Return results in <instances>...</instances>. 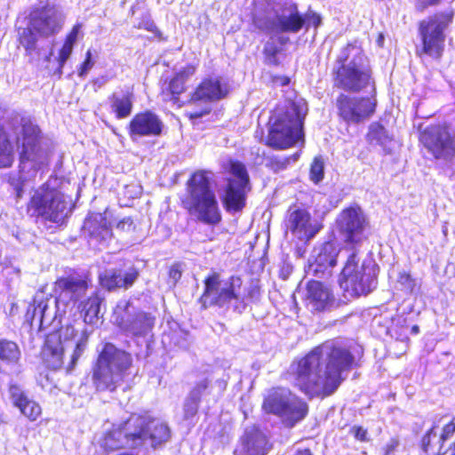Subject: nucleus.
<instances>
[{"label":"nucleus","instance_id":"nucleus-1","mask_svg":"<svg viewBox=\"0 0 455 455\" xmlns=\"http://www.w3.org/2000/svg\"><path fill=\"white\" fill-rule=\"evenodd\" d=\"M355 357L347 343L327 340L291 365L295 385L310 397L328 396L341 384L343 372L350 370Z\"/></svg>","mask_w":455,"mask_h":455},{"label":"nucleus","instance_id":"nucleus-2","mask_svg":"<svg viewBox=\"0 0 455 455\" xmlns=\"http://www.w3.org/2000/svg\"><path fill=\"white\" fill-rule=\"evenodd\" d=\"M88 290L87 280L82 276L69 275L58 279L54 283L57 297L37 291L27 311L26 318L42 330L50 326L58 317L74 307Z\"/></svg>","mask_w":455,"mask_h":455},{"label":"nucleus","instance_id":"nucleus-3","mask_svg":"<svg viewBox=\"0 0 455 455\" xmlns=\"http://www.w3.org/2000/svg\"><path fill=\"white\" fill-rule=\"evenodd\" d=\"M170 438L171 429L165 422L148 414H132L105 436L104 447L117 450L150 446L156 449Z\"/></svg>","mask_w":455,"mask_h":455},{"label":"nucleus","instance_id":"nucleus-4","mask_svg":"<svg viewBox=\"0 0 455 455\" xmlns=\"http://www.w3.org/2000/svg\"><path fill=\"white\" fill-rule=\"evenodd\" d=\"M16 140L21 146L19 172H12L4 179L13 188L16 198L23 196L25 188L36 175V164L42 163L41 131L28 116L16 117L12 123Z\"/></svg>","mask_w":455,"mask_h":455},{"label":"nucleus","instance_id":"nucleus-5","mask_svg":"<svg viewBox=\"0 0 455 455\" xmlns=\"http://www.w3.org/2000/svg\"><path fill=\"white\" fill-rule=\"evenodd\" d=\"M307 23V17L292 0H266L259 3L252 12V24L267 35L299 33Z\"/></svg>","mask_w":455,"mask_h":455},{"label":"nucleus","instance_id":"nucleus-6","mask_svg":"<svg viewBox=\"0 0 455 455\" xmlns=\"http://www.w3.org/2000/svg\"><path fill=\"white\" fill-rule=\"evenodd\" d=\"M332 75L334 86L345 92L356 93L374 85L369 60L355 44H347L340 50Z\"/></svg>","mask_w":455,"mask_h":455},{"label":"nucleus","instance_id":"nucleus-7","mask_svg":"<svg viewBox=\"0 0 455 455\" xmlns=\"http://www.w3.org/2000/svg\"><path fill=\"white\" fill-rule=\"evenodd\" d=\"M212 182V172L203 170L195 172L187 181L182 203L184 208L199 221L216 225L221 220V213Z\"/></svg>","mask_w":455,"mask_h":455},{"label":"nucleus","instance_id":"nucleus-8","mask_svg":"<svg viewBox=\"0 0 455 455\" xmlns=\"http://www.w3.org/2000/svg\"><path fill=\"white\" fill-rule=\"evenodd\" d=\"M204 290L198 299L202 310L217 307L220 312L232 310L242 314L246 307V295L243 289V281L239 276L232 275L224 280L214 272L204 280Z\"/></svg>","mask_w":455,"mask_h":455},{"label":"nucleus","instance_id":"nucleus-9","mask_svg":"<svg viewBox=\"0 0 455 455\" xmlns=\"http://www.w3.org/2000/svg\"><path fill=\"white\" fill-rule=\"evenodd\" d=\"M132 356L130 353L106 343L92 367V383L99 392H113L130 374Z\"/></svg>","mask_w":455,"mask_h":455},{"label":"nucleus","instance_id":"nucleus-10","mask_svg":"<svg viewBox=\"0 0 455 455\" xmlns=\"http://www.w3.org/2000/svg\"><path fill=\"white\" fill-rule=\"evenodd\" d=\"M307 113V103L303 100L290 102L284 110H278L270 118L273 124L267 144L274 148H286L296 144L304 136L303 124Z\"/></svg>","mask_w":455,"mask_h":455},{"label":"nucleus","instance_id":"nucleus-11","mask_svg":"<svg viewBox=\"0 0 455 455\" xmlns=\"http://www.w3.org/2000/svg\"><path fill=\"white\" fill-rule=\"evenodd\" d=\"M57 180L49 179L35 189L28 204V213L46 221L62 224L71 213V200L57 188Z\"/></svg>","mask_w":455,"mask_h":455},{"label":"nucleus","instance_id":"nucleus-12","mask_svg":"<svg viewBox=\"0 0 455 455\" xmlns=\"http://www.w3.org/2000/svg\"><path fill=\"white\" fill-rule=\"evenodd\" d=\"M63 23L62 13L53 7L36 10L30 14L28 26L19 29V41L29 57V61L39 55L38 37L55 36L60 31Z\"/></svg>","mask_w":455,"mask_h":455},{"label":"nucleus","instance_id":"nucleus-13","mask_svg":"<svg viewBox=\"0 0 455 455\" xmlns=\"http://www.w3.org/2000/svg\"><path fill=\"white\" fill-rule=\"evenodd\" d=\"M263 409L279 418L287 428L301 422L308 413L307 403L286 388L272 390L263 402Z\"/></svg>","mask_w":455,"mask_h":455},{"label":"nucleus","instance_id":"nucleus-14","mask_svg":"<svg viewBox=\"0 0 455 455\" xmlns=\"http://www.w3.org/2000/svg\"><path fill=\"white\" fill-rule=\"evenodd\" d=\"M358 261L355 251L347 257L339 279L340 288L351 298L367 295L377 286L375 266L365 263L359 266Z\"/></svg>","mask_w":455,"mask_h":455},{"label":"nucleus","instance_id":"nucleus-15","mask_svg":"<svg viewBox=\"0 0 455 455\" xmlns=\"http://www.w3.org/2000/svg\"><path fill=\"white\" fill-rule=\"evenodd\" d=\"M453 12H443L429 16L419 22V33L421 46L417 53L432 59H439L444 50L446 30L452 22Z\"/></svg>","mask_w":455,"mask_h":455},{"label":"nucleus","instance_id":"nucleus-16","mask_svg":"<svg viewBox=\"0 0 455 455\" xmlns=\"http://www.w3.org/2000/svg\"><path fill=\"white\" fill-rule=\"evenodd\" d=\"M113 319L124 333L132 337H146L151 332L156 321L150 313L143 311L130 300L117 303Z\"/></svg>","mask_w":455,"mask_h":455},{"label":"nucleus","instance_id":"nucleus-17","mask_svg":"<svg viewBox=\"0 0 455 455\" xmlns=\"http://www.w3.org/2000/svg\"><path fill=\"white\" fill-rule=\"evenodd\" d=\"M230 177L225 188L223 204L229 212H237L245 206L246 194L251 189L245 165L238 161L230 163Z\"/></svg>","mask_w":455,"mask_h":455},{"label":"nucleus","instance_id":"nucleus-18","mask_svg":"<svg viewBox=\"0 0 455 455\" xmlns=\"http://www.w3.org/2000/svg\"><path fill=\"white\" fill-rule=\"evenodd\" d=\"M85 348L86 338L84 336L76 344L68 342L64 345L60 343V337L57 334H49L43 350V359L48 368L58 370L63 365L64 353L71 351L70 363L68 366V371H71Z\"/></svg>","mask_w":455,"mask_h":455},{"label":"nucleus","instance_id":"nucleus-19","mask_svg":"<svg viewBox=\"0 0 455 455\" xmlns=\"http://www.w3.org/2000/svg\"><path fill=\"white\" fill-rule=\"evenodd\" d=\"M336 223L339 234L347 243H360L367 238L368 222L358 206L344 209L338 215Z\"/></svg>","mask_w":455,"mask_h":455},{"label":"nucleus","instance_id":"nucleus-20","mask_svg":"<svg viewBox=\"0 0 455 455\" xmlns=\"http://www.w3.org/2000/svg\"><path fill=\"white\" fill-rule=\"evenodd\" d=\"M422 141L433 156L451 164L455 158V132L447 127L435 126L425 131Z\"/></svg>","mask_w":455,"mask_h":455},{"label":"nucleus","instance_id":"nucleus-21","mask_svg":"<svg viewBox=\"0 0 455 455\" xmlns=\"http://www.w3.org/2000/svg\"><path fill=\"white\" fill-rule=\"evenodd\" d=\"M376 104L373 97L356 98L341 93L337 98L339 115L344 121L353 124L369 118L375 112Z\"/></svg>","mask_w":455,"mask_h":455},{"label":"nucleus","instance_id":"nucleus-22","mask_svg":"<svg viewBox=\"0 0 455 455\" xmlns=\"http://www.w3.org/2000/svg\"><path fill=\"white\" fill-rule=\"evenodd\" d=\"M339 247L332 242H325L314 248L308 259L306 272L319 278H327L337 264Z\"/></svg>","mask_w":455,"mask_h":455},{"label":"nucleus","instance_id":"nucleus-23","mask_svg":"<svg viewBox=\"0 0 455 455\" xmlns=\"http://www.w3.org/2000/svg\"><path fill=\"white\" fill-rule=\"evenodd\" d=\"M164 124L154 112L147 110L136 114L129 124V136L135 141L141 137H158L162 134Z\"/></svg>","mask_w":455,"mask_h":455},{"label":"nucleus","instance_id":"nucleus-24","mask_svg":"<svg viewBox=\"0 0 455 455\" xmlns=\"http://www.w3.org/2000/svg\"><path fill=\"white\" fill-rule=\"evenodd\" d=\"M140 275L139 270L132 265L120 267L108 268L103 271L100 276V283L108 291L116 289L127 290L133 285Z\"/></svg>","mask_w":455,"mask_h":455},{"label":"nucleus","instance_id":"nucleus-25","mask_svg":"<svg viewBox=\"0 0 455 455\" xmlns=\"http://www.w3.org/2000/svg\"><path fill=\"white\" fill-rule=\"evenodd\" d=\"M83 230L90 243L105 247L112 238V230L106 216L102 213H90L84 222Z\"/></svg>","mask_w":455,"mask_h":455},{"label":"nucleus","instance_id":"nucleus-26","mask_svg":"<svg viewBox=\"0 0 455 455\" xmlns=\"http://www.w3.org/2000/svg\"><path fill=\"white\" fill-rule=\"evenodd\" d=\"M268 447L267 437L260 429L252 426L245 428L241 443L235 451V455H266Z\"/></svg>","mask_w":455,"mask_h":455},{"label":"nucleus","instance_id":"nucleus-27","mask_svg":"<svg viewBox=\"0 0 455 455\" xmlns=\"http://www.w3.org/2000/svg\"><path fill=\"white\" fill-rule=\"evenodd\" d=\"M287 228L301 241L310 240L318 232V228L312 224L311 216L305 209L289 210Z\"/></svg>","mask_w":455,"mask_h":455},{"label":"nucleus","instance_id":"nucleus-28","mask_svg":"<svg viewBox=\"0 0 455 455\" xmlns=\"http://www.w3.org/2000/svg\"><path fill=\"white\" fill-rule=\"evenodd\" d=\"M305 301L310 311H324L333 304L334 299L329 287L319 281H309L306 287Z\"/></svg>","mask_w":455,"mask_h":455},{"label":"nucleus","instance_id":"nucleus-29","mask_svg":"<svg viewBox=\"0 0 455 455\" xmlns=\"http://www.w3.org/2000/svg\"><path fill=\"white\" fill-rule=\"evenodd\" d=\"M9 395L13 405L30 421H35L39 418L42 413L41 406L30 399L19 385L10 384Z\"/></svg>","mask_w":455,"mask_h":455},{"label":"nucleus","instance_id":"nucleus-30","mask_svg":"<svg viewBox=\"0 0 455 455\" xmlns=\"http://www.w3.org/2000/svg\"><path fill=\"white\" fill-rule=\"evenodd\" d=\"M111 112L117 119H124L132 114L134 93L132 87L124 86L115 91L108 97Z\"/></svg>","mask_w":455,"mask_h":455},{"label":"nucleus","instance_id":"nucleus-31","mask_svg":"<svg viewBox=\"0 0 455 455\" xmlns=\"http://www.w3.org/2000/svg\"><path fill=\"white\" fill-rule=\"evenodd\" d=\"M228 93L226 84L219 78L204 79L196 88L191 97V102H211L224 98Z\"/></svg>","mask_w":455,"mask_h":455},{"label":"nucleus","instance_id":"nucleus-32","mask_svg":"<svg viewBox=\"0 0 455 455\" xmlns=\"http://www.w3.org/2000/svg\"><path fill=\"white\" fill-rule=\"evenodd\" d=\"M443 426L434 424L422 436L420 448L425 455H443Z\"/></svg>","mask_w":455,"mask_h":455},{"label":"nucleus","instance_id":"nucleus-33","mask_svg":"<svg viewBox=\"0 0 455 455\" xmlns=\"http://www.w3.org/2000/svg\"><path fill=\"white\" fill-rule=\"evenodd\" d=\"M195 68L188 66L180 70L170 81L167 91L163 92L164 100L179 102V96L185 91V84L189 76L194 75Z\"/></svg>","mask_w":455,"mask_h":455},{"label":"nucleus","instance_id":"nucleus-34","mask_svg":"<svg viewBox=\"0 0 455 455\" xmlns=\"http://www.w3.org/2000/svg\"><path fill=\"white\" fill-rule=\"evenodd\" d=\"M270 38L264 45V55L267 65L278 66L280 64L279 54L283 51V46L290 42V38L284 35H269Z\"/></svg>","mask_w":455,"mask_h":455},{"label":"nucleus","instance_id":"nucleus-35","mask_svg":"<svg viewBox=\"0 0 455 455\" xmlns=\"http://www.w3.org/2000/svg\"><path fill=\"white\" fill-rule=\"evenodd\" d=\"M366 140L371 145H378L386 148L387 144L390 141V138L387 130L379 123H372L369 126Z\"/></svg>","mask_w":455,"mask_h":455},{"label":"nucleus","instance_id":"nucleus-36","mask_svg":"<svg viewBox=\"0 0 455 455\" xmlns=\"http://www.w3.org/2000/svg\"><path fill=\"white\" fill-rule=\"evenodd\" d=\"M101 299L98 295H92L83 304L82 311L84 314V322L94 324L100 313Z\"/></svg>","mask_w":455,"mask_h":455},{"label":"nucleus","instance_id":"nucleus-37","mask_svg":"<svg viewBox=\"0 0 455 455\" xmlns=\"http://www.w3.org/2000/svg\"><path fill=\"white\" fill-rule=\"evenodd\" d=\"M20 358L18 345L11 340H0V359L7 363H16Z\"/></svg>","mask_w":455,"mask_h":455},{"label":"nucleus","instance_id":"nucleus-38","mask_svg":"<svg viewBox=\"0 0 455 455\" xmlns=\"http://www.w3.org/2000/svg\"><path fill=\"white\" fill-rule=\"evenodd\" d=\"M443 455H455V423L443 426Z\"/></svg>","mask_w":455,"mask_h":455},{"label":"nucleus","instance_id":"nucleus-39","mask_svg":"<svg viewBox=\"0 0 455 455\" xmlns=\"http://www.w3.org/2000/svg\"><path fill=\"white\" fill-rule=\"evenodd\" d=\"M299 157L297 152L290 156H273L269 159L268 166L275 172L285 170L291 163H295Z\"/></svg>","mask_w":455,"mask_h":455},{"label":"nucleus","instance_id":"nucleus-40","mask_svg":"<svg viewBox=\"0 0 455 455\" xmlns=\"http://www.w3.org/2000/svg\"><path fill=\"white\" fill-rule=\"evenodd\" d=\"M310 180L318 184L324 177V162L322 156H315L310 166Z\"/></svg>","mask_w":455,"mask_h":455},{"label":"nucleus","instance_id":"nucleus-41","mask_svg":"<svg viewBox=\"0 0 455 455\" xmlns=\"http://www.w3.org/2000/svg\"><path fill=\"white\" fill-rule=\"evenodd\" d=\"M60 337V343L66 345L68 342L76 343L82 336L87 339V336L83 333L79 336L77 339H76L77 336V331L74 326L68 325L65 328H61L60 333H56Z\"/></svg>","mask_w":455,"mask_h":455},{"label":"nucleus","instance_id":"nucleus-42","mask_svg":"<svg viewBox=\"0 0 455 455\" xmlns=\"http://www.w3.org/2000/svg\"><path fill=\"white\" fill-rule=\"evenodd\" d=\"M199 399L188 395L183 404L184 419H192L198 411Z\"/></svg>","mask_w":455,"mask_h":455},{"label":"nucleus","instance_id":"nucleus-43","mask_svg":"<svg viewBox=\"0 0 455 455\" xmlns=\"http://www.w3.org/2000/svg\"><path fill=\"white\" fill-rule=\"evenodd\" d=\"M397 282L403 287V289L409 291H412L416 285L415 280L411 276L410 274L404 271L399 273Z\"/></svg>","mask_w":455,"mask_h":455},{"label":"nucleus","instance_id":"nucleus-44","mask_svg":"<svg viewBox=\"0 0 455 455\" xmlns=\"http://www.w3.org/2000/svg\"><path fill=\"white\" fill-rule=\"evenodd\" d=\"M210 380L207 378L198 381L188 395L199 399L201 402L202 395L208 389Z\"/></svg>","mask_w":455,"mask_h":455},{"label":"nucleus","instance_id":"nucleus-45","mask_svg":"<svg viewBox=\"0 0 455 455\" xmlns=\"http://www.w3.org/2000/svg\"><path fill=\"white\" fill-rule=\"evenodd\" d=\"M73 45L64 43L59 53L58 64L65 65L73 52Z\"/></svg>","mask_w":455,"mask_h":455},{"label":"nucleus","instance_id":"nucleus-46","mask_svg":"<svg viewBox=\"0 0 455 455\" xmlns=\"http://www.w3.org/2000/svg\"><path fill=\"white\" fill-rule=\"evenodd\" d=\"M135 228L133 220L131 217H124L116 224V229L122 232H131Z\"/></svg>","mask_w":455,"mask_h":455},{"label":"nucleus","instance_id":"nucleus-47","mask_svg":"<svg viewBox=\"0 0 455 455\" xmlns=\"http://www.w3.org/2000/svg\"><path fill=\"white\" fill-rule=\"evenodd\" d=\"M182 270L180 264L172 265L169 269V279L172 285H176L177 282L181 278Z\"/></svg>","mask_w":455,"mask_h":455},{"label":"nucleus","instance_id":"nucleus-48","mask_svg":"<svg viewBox=\"0 0 455 455\" xmlns=\"http://www.w3.org/2000/svg\"><path fill=\"white\" fill-rule=\"evenodd\" d=\"M94 62L92 60V52L88 50L86 52L85 60L81 65V68L78 72L79 76H84L88 71L93 67Z\"/></svg>","mask_w":455,"mask_h":455},{"label":"nucleus","instance_id":"nucleus-49","mask_svg":"<svg viewBox=\"0 0 455 455\" xmlns=\"http://www.w3.org/2000/svg\"><path fill=\"white\" fill-rule=\"evenodd\" d=\"M399 444H400V443H399L398 439H395V438L390 439L386 443V445L383 447V451H384L383 455H394L395 451L399 447Z\"/></svg>","mask_w":455,"mask_h":455},{"label":"nucleus","instance_id":"nucleus-50","mask_svg":"<svg viewBox=\"0 0 455 455\" xmlns=\"http://www.w3.org/2000/svg\"><path fill=\"white\" fill-rule=\"evenodd\" d=\"M80 28H81V26L79 24L74 26L72 30L67 36L64 43L74 46L75 44L76 43Z\"/></svg>","mask_w":455,"mask_h":455},{"label":"nucleus","instance_id":"nucleus-51","mask_svg":"<svg viewBox=\"0 0 455 455\" xmlns=\"http://www.w3.org/2000/svg\"><path fill=\"white\" fill-rule=\"evenodd\" d=\"M110 80H111V76H109L108 75H104L100 77L94 78L92 80V86H93L94 92H97L99 89L102 88Z\"/></svg>","mask_w":455,"mask_h":455},{"label":"nucleus","instance_id":"nucleus-52","mask_svg":"<svg viewBox=\"0 0 455 455\" xmlns=\"http://www.w3.org/2000/svg\"><path fill=\"white\" fill-rule=\"evenodd\" d=\"M352 433L354 436L361 442H365L368 440V432L362 427H354L352 428Z\"/></svg>","mask_w":455,"mask_h":455},{"label":"nucleus","instance_id":"nucleus-53","mask_svg":"<svg viewBox=\"0 0 455 455\" xmlns=\"http://www.w3.org/2000/svg\"><path fill=\"white\" fill-rule=\"evenodd\" d=\"M305 16L307 17V20H309L315 28L321 25L322 20L317 13L313 12L311 15L306 14Z\"/></svg>","mask_w":455,"mask_h":455},{"label":"nucleus","instance_id":"nucleus-54","mask_svg":"<svg viewBox=\"0 0 455 455\" xmlns=\"http://www.w3.org/2000/svg\"><path fill=\"white\" fill-rule=\"evenodd\" d=\"M211 111V108L209 107H205L203 110L201 111H194L191 113L190 116L192 118H199V117H202L203 116L210 113Z\"/></svg>","mask_w":455,"mask_h":455},{"label":"nucleus","instance_id":"nucleus-55","mask_svg":"<svg viewBox=\"0 0 455 455\" xmlns=\"http://www.w3.org/2000/svg\"><path fill=\"white\" fill-rule=\"evenodd\" d=\"M63 67H64V65H61V66H60V64H59L58 68H57V69L54 71V73H53V75H54V76H56L58 77V79H60V78H61V76H62V74H63V71H62V70H63Z\"/></svg>","mask_w":455,"mask_h":455},{"label":"nucleus","instance_id":"nucleus-56","mask_svg":"<svg viewBox=\"0 0 455 455\" xmlns=\"http://www.w3.org/2000/svg\"><path fill=\"white\" fill-rule=\"evenodd\" d=\"M294 455H313L309 449L297 450Z\"/></svg>","mask_w":455,"mask_h":455},{"label":"nucleus","instance_id":"nucleus-57","mask_svg":"<svg viewBox=\"0 0 455 455\" xmlns=\"http://www.w3.org/2000/svg\"><path fill=\"white\" fill-rule=\"evenodd\" d=\"M145 28L148 31H154L156 28V25L151 22V21H148L147 22V24L145 25Z\"/></svg>","mask_w":455,"mask_h":455},{"label":"nucleus","instance_id":"nucleus-58","mask_svg":"<svg viewBox=\"0 0 455 455\" xmlns=\"http://www.w3.org/2000/svg\"><path fill=\"white\" fill-rule=\"evenodd\" d=\"M279 80H280V84H281L282 85H287V84H289V83H290V78H289V77H287V76L280 77V79H279Z\"/></svg>","mask_w":455,"mask_h":455},{"label":"nucleus","instance_id":"nucleus-59","mask_svg":"<svg viewBox=\"0 0 455 455\" xmlns=\"http://www.w3.org/2000/svg\"><path fill=\"white\" fill-rule=\"evenodd\" d=\"M440 2V0H425V4L427 5H435L436 4H438Z\"/></svg>","mask_w":455,"mask_h":455},{"label":"nucleus","instance_id":"nucleus-60","mask_svg":"<svg viewBox=\"0 0 455 455\" xmlns=\"http://www.w3.org/2000/svg\"><path fill=\"white\" fill-rule=\"evenodd\" d=\"M419 331V328L418 325H414L412 328H411V333L413 334H418Z\"/></svg>","mask_w":455,"mask_h":455},{"label":"nucleus","instance_id":"nucleus-61","mask_svg":"<svg viewBox=\"0 0 455 455\" xmlns=\"http://www.w3.org/2000/svg\"><path fill=\"white\" fill-rule=\"evenodd\" d=\"M254 292H256V289H254V288H253V289H251V290L248 292V295H249V296H251V297H252V296H253V294H254Z\"/></svg>","mask_w":455,"mask_h":455},{"label":"nucleus","instance_id":"nucleus-62","mask_svg":"<svg viewBox=\"0 0 455 455\" xmlns=\"http://www.w3.org/2000/svg\"><path fill=\"white\" fill-rule=\"evenodd\" d=\"M348 347L351 348L353 353H355V350H356V353H359V350H357V348L355 347H351L350 346H348ZM353 355H355V354H353Z\"/></svg>","mask_w":455,"mask_h":455}]
</instances>
